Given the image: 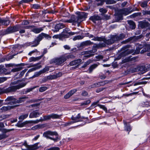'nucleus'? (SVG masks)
<instances>
[{
    "label": "nucleus",
    "mask_w": 150,
    "mask_h": 150,
    "mask_svg": "<svg viewBox=\"0 0 150 150\" xmlns=\"http://www.w3.org/2000/svg\"><path fill=\"white\" fill-rule=\"evenodd\" d=\"M125 35L124 34L122 33L119 35H111L110 39L108 40H106L103 38L98 37H94L92 40L94 41H103L107 45H111L114 43L116 41L122 40L125 38Z\"/></svg>",
    "instance_id": "1"
},
{
    "label": "nucleus",
    "mask_w": 150,
    "mask_h": 150,
    "mask_svg": "<svg viewBox=\"0 0 150 150\" xmlns=\"http://www.w3.org/2000/svg\"><path fill=\"white\" fill-rule=\"evenodd\" d=\"M75 56L71 54H66L61 56L59 57L53 59L52 62L56 65H61L64 63L67 59L73 58Z\"/></svg>",
    "instance_id": "2"
},
{
    "label": "nucleus",
    "mask_w": 150,
    "mask_h": 150,
    "mask_svg": "<svg viewBox=\"0 0 150 150\" xmlns=\"http://www.w3.org/2000/svg\"><path fill=\"white\" fill-rule=\"evenodd\" d=\"M21 82L20 81L18 80L16 81H15L12 83L13 84H18L16 86H12L9 87L7 88H6L5 90V92L6 93H9L10 92H15L17 90L19 89L24 86H25L26 83H20L19 82Z\"/></svg>",
    "instance_id": "3"
},
{
    "label": "nucleus",
    "mask_w": 150,
    "mask_h": 150,
    "mask_svg": "<svg viewBox=\"0 0 150 150\" xmlns=\"http://www.w3.org/2000/svg\"><path fill=\"white\" fill-rule=\"evenodd\" d=\"M58 134L56 132H52L48 131L45 132L43 134V136L47 139L52 140L55 142H57L60 140L58 136Z\"/></svg>",
    "instance_id": "4"
},
{
    "label": "nucleus",
    "mask_w": 150,
    "mask_h": 150,
    "mask_svg": "<svg viewBox=\"0 0 150 150\" xmlns=\"http://www.w3.org/2000/svg\"><path fill=\"white\" fill-rule=\"evenodd\" d=\"M142 48H143V49L140 52L141 54L144 53L149 51L150 50V45L147 44H145L143 45L141 44L139 45L137 47L134 53L136 54H139L140 50Z\"/></svg>",
    "instance_id": "5"
},
{
    "label": "nucleus",
    "mask_w": 150,
    "mask_h": 150,
    "mask_svg": "<svg viewBox=\"0 0 150 150\" xmlns=\"http://www.w3.org/2000/svg\"><path fill=\"white\" fill-rule=\"evenodd\" d=\"M71 120L73 121V122L70 121L66 123L65 124V126L69 125L74 123L80 122L83 121V120L88 119V117H81L80 113L78 114L76 116H72L71 118Z\"/></svg>",
    "instance_id": "6"
},
{
    "label": "nucleus",
    "mask_w": 150,
    "mask_h": 150,
    "mask_svg": "<svg viewBox=\"0 0 150 150\" xmlns=\"http://www.w3.org/2000/svg\"><path fill=\"white\" fill-rule=\"evenodd\" d=\"M20 28V26L19 25H16L14 26H11L8 27L6 30L0 32V35H3L17 31L19 30Z\"/></svg>",
    "instance_id": "7"
},
{
    "label": "nucleus",
    "mask_w": 150,
    "mask_h": 150,
    "mask_svg": "<svg viewBox=\"0 0 150 150\" xmlns=\"http://www.w3.org/2000/svg\"><path fill=\"white\" fill-rule=\"evenodd\" d=\"M129 8H124L119 10L116 13L117 18H118L119 20H121L122 18V15H125L131 13L132 11H130V9Z\"/></svg>",
    "instance_id": "8"
},
{
    "label": "nucleus",
    "mask_w": 150,
    "mask_h": 150,
    "mask_svg": "<svg viewBox=\"0 0 150 150\" xmlns=\"http://www.w3.org/2000/svg\"><path fill=\"white\" fill-rule=\"evenodd\" d=\"M129 45L123 47L122 49L124 51L121 52V55L122 56H125L128 55L129 54H131L133 53L134 51V50H129L127 49L129 48Z\"/></svg>",
    "instance_id": "9"
},
{
    "label": "nucleus",
    "mask_w": 150,
    "mask_h": 150,
    "mask_svg": "<svg viewBox=\"0 0 150 150\" xmlns=\"http://www.w3.org/2000/svg\"><path fill=\"white\" fill-rule=\"evenodd\" d=\"M68 29V28H66L63 30V32L61 34L62 38H68L69 36L72 35L76 33L74 32H69Z\"/></svg>",
    "instance_id": "10"
},
{
    "label": "nucleus",
    "mask_w": 150,
    "mask_h": 150,
    "mask_svg": "<svg viewBox=\"0 0 150 150\" xmlns=\"http://www.w3.org/2000/svg\"><path fill=\"white\" fill-rule=\"evenodd\" d=\"M64 21L69 23H77L78 24L81 23V21L79 18H78L77 17H75L74 16H72L70 19L68 20H65Z\"/></svg>",
    "instance_id": "11"
},
{
    "label": "nucleus",
    "mask_w": 150,
    "mask_h": 150,
    "mask_svg": "<svg viewBox=\"0 0 150 150\" xmlns=\"http://www.w3.org/2000/svg\"><path fill=\"white\" fill-rule=\"evenodd\" d=\"M38 145V143H36L32 145H28L27 143H25L23 144V145L27 148V150H36L39 148Z\"/></svg>",
    "instance_id": "12"
},
{
    "label": "nucleus",
    "mask_w": 150,
    "mask_h": 150,
    "mask_svg": "<svg viewBox=\"0 0 150 150\" xmlns=\"http://www.w3.org/2000/svg\"><path fill=\"white\" fill-rule=\"evenodd\" d=\"M17 106V105H13L8 106H3L0 109V111L1 112H5L7 110L13 109L14 108Z\"/></svg>",
    "instance_id": "13"
},
{
    "label": "nucleus",
    "mask_w": 150,
    "mask_h": 150,
    "mask_svg": "<svg viewBox=\"0 0 150 150\" xmlns=\"http://www.w3.org/2000/svg\"><path fill=\"white\" fill-rule=\"evenodd\" d=\"M40 115V114L38 112V110H35L30 113L29 117L30 118H36L39 117Z\"/></svg>",
    "instance_id": "14"
},
{
    "label": "nucleus",
    "mask_w": 150,
    "mask_h": 150,
    "mask_svg": "<svg viewBox=\"0 0 150 150\" xmlns=\"http://www.w3.org/2000/svg\"><path fill=\"white\" fill-rule=\"evenodd\" d=\"M65 27V25L62 23H59L57 24L54 27V32H57L61 29Z\"/></svg>",
    "instance_id": "15"
},
{
    "label": "nucleus",
    "mask_w": 150,
    "mask_h": 150,
    "mask_svg": "<svg viewBox=\"0 0 150 150\" xmlns=\"http://www.w3.org/2000/svg\"><path fill=\"white\" fill-rule=\"evenodd\" d=\"M87 13L85 12H81L79 13V14L77 17L79 18L81 22L83 21L82 19L86 18L87 17Z\"/></svg>",
    "instance_id": "16"
},
{
    "label": "nucleus",
    "mask_w": 150,
    "mask_h": 150,
    "mask_svg": "<svg viewBox=\"0 0 150 150\" xmlns=\"http://www.w3.org/2000/svg\"><path fill=\"white\" fill-rule=\"evenodd\" d=\"M77 90L75 89H73L71 90L67 94L64 96V98L65 99L69 98Z\"/></svg>",
    "instance_id": "17"
},
{
    "label": "nucleus",
    "mask_w": 150,
    "mask_h": 150,
    "mask_svg": "<svg viewBox=\"0 0 150 150\" xmlns=\"http://www.w3.org/2000/svg\"><path fill=\"white\" fill-rule=\"evenodd\" d=\"M40 63H39L36 64H33L32 66V67H34L33 68L30 69L28 72H30L36 70L37 69H38L41 67V65L38 66V64H39Z\"/></svg>",
    "instance_id": "18"
},
{
    "label": "nucleus",
    "mask_w": 150,
    "mask_h": 150,
    "mask_svg": "<svg viewBox=\"0 0 150 150\" xmlns=\"http://www.w3.org/2000/svg\"><path fill=\"white\" fill-rule=\"evenodd\" d=\"M82 60L81 59H79L73 61L71 62L69 64L70 66H72L76 65L79 64L81 62Z\"/></svg>",
    "instance_id": "19"
},
{
    "label": "nucleus",
    "mask_w": 150,
    "mask_h": 150,
    "mask_svg": "<svg viewBox=\"0 0 150 150\" xmlns=\"http://www.w3.org/2000/svg\"><path fill=\"white\" fill-rule=\"evenodd\" d=\"M43 30L42 28H33L31 31L35 33H38Z\"/></svg>",
    "instance_id": "20"
},
{
    "label": "nucleus",
    "mask_w": 150,
    "mask_h": 150,
    "mask_svg": "<svg viewBox=\"0 0 150 150\" xmlns=\"http://www.w3.org/2000/svg\"><path fill=\"white\" fill-rule=\"evenodd\" d=\"M51 119L50 114L49 115H44L43 118L40 117V121H44L50 120Z\"/></svg>",
    "instance_id": "21"
},
{
    "label": "nucleus",
    "mask_w": 150,
    "mask_h": 150,
    "mask_svg": "<svg viewBox=\"0 0 150 150\" xmlns=\"http://www.w3.org/2000/svg\"><path fill=\"white\" fill-rule=\"evenodd\" d=\"M42 57V55L40 56L37 57H32L30 58L29 59V61L30 62H32L33 61H38L40 59H41V58Z\"/></svg>",
    "instance_id": "22"
},
{
    "label": "nucleus",
    "mask_w": 150,
    "mask_h": 150,
    "mask_svg": "<svg viewBox=\"0 0 150 150\" xmlns=\"http://www.w3.org/2000/svg\"><path fill=\"white\" fill-rule=\"evenodd\" d=\"M105 0H96L94 1L95 4L98 6L102 5L105 2Z\"/></svg>",
    "instance_id": "23"
},
{
    "label": "nucleus",
    "mask_w": 150,
    "mask_h": 150,
    "mask_svg": "<svg viewBox=\"0 0 150 150\" xmlns=\"http://www.w3.org/2000/svg\"><path fill=\"white\" fill-rule=\"evenodd\" d=\"M123 122L125 126V130L127 131H129V132H128L129 134V132L131 130V128L130 126L129 125H127V122L126 121L124 120Z\"/></svg>",
    "instance_id": "24"
},
{
    "label": "nucleus",
    "mask_w": 150,
    "mask_h": 150,
    "mask_svg": "<svg viewBox=\"0 0 150 150\" xmlns=\"http://www.w3.org/2000/svg\"><path fill=\"white\" fill-rule=\"evenodd\" d=\"M99 64V63L95 64L91 66L89 69V73H91L93 69L96 68Z\"/></svg>",
    "instance_id": "25"
},
{
    "label": "nucleus",
    "mask_w": 150,
    "mask_h": 150,
    "mask_svg": "<svg viewBox=\"0 0 150 150\" xmlns=\"http://www.w3.org/2000/svg\"><path fill=\"white\" fill-rule=\"evenodd\" d=\"M51 119H56L60 118L62 115H59L54 113L50 114Z\"/></svg>",
    "instance_id": "26"
},
{
    "label": "nucleus",
    "mask_w": 150,
    "mask_h": 150,
    "mask_svg": "<svg viewBox=\"0 0 150 150\" xmlns=\"http://www.w3.org/2000/svg\"><path fill=\"white\" fill-rule=\"evenodd\" d=\"M27 98L25 96L21 97L18 100H15L14 102L18 103H21L25 101V99Z\"/></svg>",
    "instance_id": "27"
},
{
    "label": "nucleus",
    "mask_w": 150,
    "mask_h": 150,
    "mask_svg": "<svg viewBox=\"0 0 150 150\" xmlns=\"http://www.w3.org/2000/svg\"><path fill=\"white\" fill-rule=\"evenodd\" d=\"M128 23L130 27L132 29H134L135 28V24L132 21H128Z\"/></svg>",
    "instance_id": "28"
},
{
    "label": "nucleus",
    "mask_w": 150,
    "mask_h": 150,
    "mask_svg": "<svg viewBox=\"0 0 150 150\" xmlns=\"http://www.w3.org/2000/svg\"><path fill=\"white\" fill-rule=\"evenodd\" d=\"M93 43V42H91L90 40H87L81 43V45L83 46H87L92 45Z\"/></svg>",
    "instance_id": "29"
},
{
    "label": "nucleus",
    "mask_w": 150,
    "mask_h": 150,
    "mask_svg": "<svg viewBox=\"0 0 150 150\" xmlns=\"http://www.w3.org/2000/svg\"><path fill=\"white\" fill-rule=\"evenodd\" d=\"M28 116V113L25 114H23L19 117V119L21 120H23L24 119L27 118Z\"/></svg>",
    "instance_id": "30"
},
{
    "label": "nucleus",
    "mask_w": 150,
    "mask_h": 150,
    "mask_svg": "<svg viewBox=\"0 0 150 150\" xmlns=\"http://www.w3.org/2000/svg\"><path fill=\"white\" fill-rule=\"evenodd\" d=\"M139 24L142 28H144L147 26L148 23L143 21H141L139 23Z\"/></svg>",
    "instance_id": "31"
},
{
    "label": "nucleus",
    "mask_w": 150,
    "mask_h": 150,
    "mask_svg": "<svg viewBox=\"0 0 150 150\" xmlns=\"http://www.w3.org/2000/svg\"><path fill=\"white\" fill-rule=\"evenodd\" d=\"M32 8L38 9L40 8V5L39 4H32L31 5Z\"/></svg>",
    "instance_id": "32"
},
{
    "label": "nucleus",
    "mask_w": 150,
    "mask_h": 150,
    "mask_svg": "<svg viewBox=\"0 0 150 150\" xmlns=\"http://www.w3.org/2000/svg\"><path fill=\"white\" fill-rule=\"evenodd\" d=\"M10 23V21L8 20H4L2 19L1 24L5 25H9Z\"/></svg>",
    "instance_id": "33"
},
{
    "label": "nucleus",
    "mask_w": 150,
    "mask_h": 150,
    "mask_svg": "<svg viewBox=\"0 0 150 150\" xmlns=\"http://www.w3.org/2000/svg\"><path fill=\"white\" fill-rule=\"evenodd\" d=\"M32 121L31 120L30 121H25L21 124L19 125H18L19 127H23L24 125L28 124L31 123Z\"/></svg>",
    "instance_id": "34"
},
{
    "label": "nucleus",
    "mask_w": 150,
    "mask_h": 150,
    "mask_svg": "<svg viewBox=\"0 0 150 150\" xmlns=\"http://www.w3.org/2000/svg\"><path fill=\"white\" fill-rule=\"evenodd\" d=\"M40 41H39L37 39L33 41V42H31L30 43H27V45L28 46H29L30 45L32 44H35L37 45H38L39 44Z\"/></svg>",
    "instance_id": "35"
},
{
    "label": "nucleus",
    "mask_w": 150,
    "mask_h": 150,
    "mask_svg": "<svg viewBox=\"0 0 150 150\" xmlns=\"http://www.w3.org/2000/svg\"><path fill=\"white\" fill-rule=\"evenodd\" d=\"M148 2L147 1H144L140 3L141 6L142 8L146 7L147 6Z\"/></svg>",
    "instance_id": "36"
},
{
    "label": "nucleus",
    "mask_w": 150,
    "mask_h": 150,
    "mask_svg": "<svg viewBox=\"0 0 150 150\" xmlns=\"http://www.w3.org/2000/svg\"><path fill=\"white\" fill-rule=\"evenodd\" d=\"M106 4H112L115 3L116 1L114 0H105Z\"/></svg>",
    "instance_id": "37"
},
{
    "label": "nucleus",
    "mask_w": 150,
    "mask_h": 150,
    "mask_svg": "<svg viewBox=\"0 0 150 150\" xmlns=\"http://www.w3.org/2000/svg\"><path fill=\"white\" fill-rule=\"evenodd\" d=\"M110 82V81H101L99 82L100 84V86H103L105 85L106 84H108Z\"/></svg>",
    "instance_id": "38"
},
{
    "label": "nucleus",
    "mask_w": 150,
    "mask_h": 150,
    "mask_svg": "<svg viewBox=\"0 0 150 150\" xmlns=\"http://www.w3.org/2000/svg\"><path fill=\"white\" fill-rule=\"evenodd\" d=\"M137 69L136 67L130 68L129 70V72L131 73H133L137 71Z\"/></svg>",
    "instance_id": "39"
},
{
    "label": "nucleus",
    "mask_w": 150,
    "mask_h": 150,
    "mask_svg": "<svg viewBox=\"0 0 150 150\" xmlns=\"http://www.w3.org/2000/svg\"><path fill=\"white\" fill-rule=\"evenodd\" d=\"M23 68V67H22L15 68L12 69L11 71L13 72H16L21 70Z\"/></svg>",
    "instance_id": "40"
},
{
    "label": "nucleus",
    "mask_w": 150,
    "mask_h": 150,
    "mask_svg": "<svg viewBox=\"0 0 150 150\" xmlns=\"http://www.w3.org/2000/svg\"><path fill=\"white\" fill-rule=\"evenodd\" d=\"M8 137V136L6 134L3 133L0 134V140L6 138Z\"/></svg>",
    "instance_id": "41"
},
{
    "label": "nucleus",
    "mask_w": 150,
    "mask_h": 150,
    "mask_svg": "<svg viewBox=\"0 0 150 150\" xmlns=\"http://www.w3.org/2000/svg\"><path fill=\"white\" fill-rule=\"evenodd\" d=\"M50 67L49 66L46 67L43 69L41 70L42 74L47 71L49 70Z\"/></svg>",
    "instance_id": "42"
},
{
    "label": "nucleus",
    "mask_w": 150,
    "mask_h": 150,
    "mask_svg": "<svg viewBox=\"0 0 150 150\" xmlns=\"http://www.w3.org/2000/svg\"><path fill=\"white\" fill-rule=\"evenodd\" d=\"M47 78L48 80H51L56 79V77L54 75L47 76Z\"/></svg>",
    "instance_id": "43"
},
{
    "label": "nucleus",
    "mask_w": 150,
    "mask_h": 150,
    "mask_svg": "<svg viewBox=\"0 0 150 150\" xmlns=\"http://www.w3.org/2000/svg\"><path fill=\"white\" fill-rule=\"evenodd\" d=\"M47 89V88L46 87H41L39 88V91L40 92H43Z\"/></svg>",
    "instance_id": "44"
},
{
    "label": "nucleus",
    "mask_w": 150,
    "mask_h": 150,
    "mask_svg": "<svg viewBox=\"0 0 150 150\" xmlns=\"http://www.w3.org/2000/svg\"><path fill=\"white\" fill-rule=\"evenodd\" d=\"M83 37L81 35H78L74 37L73 38V40H81L83 39Z\"/></svg>",
    "instance_id": "45"
},
{
    "label": "nucleus",
    "mask_w": 150,
    "mask_h": 150,
    "mask_svg": "<svg viewBox=\"0 0 150 150\" xmlns=\"http://www.w3.org/2000/svg\"><path fill=\"white\" fill-rule=\"evenodd\" d=\"M91 102V101L90 100H87L84 101L83 103H81V105H87L89 104Z\"/></svg>",
    "instance_id": "46"
},
{
    "label": "nucleus",
    "mask_w": 150,
    "mask_h": 150,
    "mask_svg": "<svg viewBox=\"0 0 150 150\" xmlns=\"http://www.w3.org/2000/svg\"><path fill=\"white\" fill-rule=\"evenodd\" d=\"M42 74L41 70L39 71L38 72H36L35 73L34 76V77H38L41 74Z\"/></svg>",
    "instance_id": "47"
},
{
    "label": "nucleus",
    "mask_w": 150,
    "mask_h": 150,
    "mask_svg": "<svg viewBox=\"0 0 150 150\" xmlns=\"http://www.w3.org/2000/svg\"><path fill=\"white\" fill-rule=\"evenodd\" d=\"M42 35V33L39 35L36 39L40 42L43 38Z\"/></svg>",
    "instance_id": "48"
},
{
    "label": "nucleus",
    "mask_w": 150,
    "mask_h": 150,
    "mask_svg": "<svg viewBox=\"0 0 150 150\" xmlns=\"http://www.w3.org/2000/svg\"><path fill=\"white\" fill-rule=\"evenodd\" d=\"M14 99V98L12 96L8 97L5 100V101H13Z\"/></svg>",
    "instance_id": "49"
},
{
    "label": "nucleus",
    "mask_w": 150,
    "mask_h": 150,
    "mask_svg": "<svg viewBox=\"0 0 150 150\" xmlns=\"http://www.w3.org/2000/svg\"><path fill=\"white\" fill-rule=\"evenodd\" d=\"M106 88V87L104 88H98L96 91V92L97 93H98L100 92L101 91H103L104 89H105Z\"/></svg>",
    "instance_id": "50"
},
{
    "label": "nucleus",
    "mask_w": 150,
    "mask_h": 150,
    "mask_svg": "<svg viewBox=\"0 0 150 150\" xmlns=\"http://www.w3.org/2000/svg\"><path fill=\"white\" fill-rule=\"evenodd\" d=\"M91 18L93 20H99L100 17L98 16H92Z\"/></svg>",
    "instance_id": "51"
},
{
    "label": "nucleus",
    "mask_w": 150,
    "mask_h": 150,
    "mask_svg": "<svg viewBox=\"0 0 150 150\" xmlns=\"http://www.w3.org/2000/svg\"><path fill=\"white\" fill-rule=\"evenodd\" d=\"M98 106L100 108L103 109L105 111H106L107 110V109L106 108L104 105L100 104H98Z\"/></svg>",
    "instance_id": "52"
},
{
    "label": "nucleus",
    "mask_w": 150,
    "mask_h": 150,
    "mask_svg": "<svg viewBox=\"0 0 150 150\" xmlns=\"http://www.w3.org/2000/svg\"><path fill=\"white\" fill-rule=\"evenodd\" d=\"M29 22L26 20L23 21L22 23V24L23 25H26L29 24Z\"/></svg>",
    "instance_id": "53"
},
{
    "label": "nucleus",
    "mask_w": 150,
    "mask_h": 150,
    "mask_svg": "<svg viewBox=\"0 0 150 150\" xmlns=\"http://www.w3.org/2000/svg\"><path fill=\"white\" fill-rule=\"evenodd\" d=\"M106 76L104 74H101L99 75V78L101 79H105L106 78Z\"/></svg>",
    "instance_id": "54"
},
{
    "label": "nucleus",
    "mask_w": 150,
    "mask_h": 150,
    "mask_svg": "<svg viewBox=\"0 0 150 150\" xmlns=\"http://www.w3.org/2000/svg\"><path fill=\"white\" fill-rule=\"evenodd\" d=\"M36 86H35L33 88H30L27 89V90L25 91L26 93H28L30 92V91H32L33 89L36 88Z\"/></svg>",
    "instance_id": "55"
},
{
    "label": "nucleus",
    "mask_w": 150,
    "mask_h": 150,
    "mask_svg": "<svg viewBox=\"0 0 150 150\" xmlns=\"http://www.w3.org/2000/svg\"><path fill=\"white\" fill-rule=\"evenodd\" d=\"M99 11L103 13H105L107 12V11L103 8H101L99 9Z\"/></svg>",
    "instance_id": "56"
},
{
    "label": "nucleus",
    "mask_w": 150,
    "mask_h": 150,
    "mask_svg": "<svg viewBox=\"0 0 150 150\" xmlns=\"http://www.w3.org/2000/svg\"><path fill=\"white\" fill-rule=\"evenodd\" d=\"M38 52V51L37 50V49H35L33 50L31 52H30L29 53H28V55L30 56H31L32 54L35 53V52Z\"/></svg>",
    "instance_id": "57"
},
{
    "label": "nucleus",
    "mask_w": 150,
    "mask_h": 150,
    "mask_svg": "<svg viewBox=\"0 0 150 150\" xmlns=\"http://www.w3.org/2000/svg\"><path fill=\"white\" fill-rule=\"evenodd\" d=\"M40 104L39 103H36L34 104H32L29 106L30 108H33V107H37Z\"/></svg>",
    "instance_id": "58"
},
{
    "label": "nucleus",
    "mask_w": 150,
    "mask_h": 150,
    "mask_svg": "<svg viewBox=\"0 0 150 150\" xmlns=\"http://www.w3.org/2000/svg\"><path fill=\"white\" fill-rule=\"evenodd\" d=\"M27 69H25L23 70L20 74V76H23L25 73L27 71Z\"/></svg>",
    "instance_id": "59"
},
{
    "label": "nucleus",
    "mask_w": 150,
    "mask_h": 150,
    "mask_svg": "<svg viewBox=\"0 0 150 150\" xmlns=\"http://www.w3.org/2000/svg\"><path fill=\"white\" fill-rule=\"evenodd\" d=\"M105 43H104L103 42L100 43L98 45V46L99 47H104L106 46Z\"/></svg>",
    "instance_id": "60"
},
{
    "label": "nucleus",
    "mask_w": 150,
    "mask_h": 150,
    "mask_svg": "<svg viewBox=\"0 0 150 150\" xmlns=\"http://www.w3.org/2000/svg\"><path fill=\"white\" fill-rule=\"evenodd\" d=\"M42 36L43 37V38L45 37L47 38H50V36L48 34L44 33H42Z\"/></svg>",
    "instance_id": "61"
},
{
    "label": "nucleus",
    "mask_w": 150,
    "mask_h": 150,
    "mask_svg": "<svg viewBox=\"0 0 150 150\" xmlns=\"http://www.w3.org/2000/svg\"><path fill=\"white\" fill-rule=\"evenodd\" d=\"M143 14L144 15H150V11H146L143 12Z\"/></svg>",
    "instance_id": "62"
},
{
    "label": "nucleus",
    "mask_w": 150,
    "mask_h": 150,
    "mask_svg": "<svg viewBox=\"0 0 150 150\" xmlns=\"http://www.w3.org/2000/svg\"><path fill=\"white\" fill-rule=\"evenodd\" d=\"M54 75L56 77V79L58 77H59L61 76L62 75V74L61 72H59L57 73H56V75Z\"/></svg>",
    "instance_id": "63"
},
{
    "label": "nucleus",
    "mask_w": 150,
    "mask_h": 150,
    "mask_svg": "<svg viewBox=\"0 0 150 150\" xmlns=\"http://www.w3.org/2000/svg\"><path fill=\"white\" fill-rule=\"evenodd\" d=\"M47 80H48V79L47 78V76H45L42 79L41 82L44 83L46 82Z\"/></svg>",
    "instance_id": "64"
}]
</instances>
